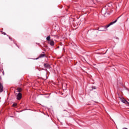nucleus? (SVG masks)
I'll list each match as a JSON object with an SVG mask.
<instances>
[{
	"label": "nucleus",
	"instance_id": "nucleus-5",
	"mask_svg": "<svg viewBox=\"0 0 129 129\" xmlns=\"http://www.w3.org/2000/svg\"><path fill=\"white\" fill-rule=\"evenodd\" d=\"M4 91V86H3V84L0 83V92H3Z\"/></svg>",
	"mask_w": 129,
	"mask_h": 129
},
{
	"label": "nucleus",
	"instance_id": "nucleus-3",
	"mask_svg": "<svg viewBox=\"0 0 129 129\" xmlns=\"http://www.w3.org/2000/svg\"><path fill=\"white\" fill-rule=\"evenodd\" d=\"M21 99H22V94L21 93H19L17 95V100H21Z\"/></svg>",
	"mask_w": 129,
	"mask_h": 129
},
{
	"label": "nucleus",
	"instance_id": "nucleus-17",
	"mask_svg": "<svg viewBox=\"0 0 129 129\" xmlns=\"http://www.w3.org/2000/svg\"><path fill=\"white\" fill-rule=\"evenodd\" d=\"M17 47H18V48H19V46H18V45H17Z\"/></svg>",
	"mask_w": 129,
	"mask_h": 129
},
{
	"label": "nucleus",
	"instance_id": "nucleus-2",
	"mask_svg": "<svg viewBox=\"0 0 129 129\" xmlns=\"http://www.w3.org/2000/svg\"><path fill=\"white\" fill-rule=\"evenodd\" d=\"M44 57H46V54H45L44 52H42L41 54L39 55L38 58H36V60H38L39 58H44Z\"/></svg>",
	"mask_w": 129,
	"mask_h": 129
},
{
	"label": "nucleus",
	"instance_id": "nucleus-7",
	"mask_svg": "<svg viewBox=\"0 0 129 129\" xmlns=\"http://www.w3.org/2000/svg\"><path fill=\"white\" fill-rule=\"evenodd\" d=\"M46 40L48 41V42H50V41L52 40H51V37L50 36V35H49L48 36H47L46 37Z\"/></svg>",
	"mask_w": 129,
	"mask_h": 129
},
{
	"label": "nucleus",
	"instance_id": "nucleus-13",
	"mask_svg": "<svg viewBox=\"0 0 129 129\" xmlns=\"http://www.w3.org/2000/svg\"><path fill=\"white\" fill-rule=\"evenodd\" d=\"M122 129H127V128H123Z\"/></svg>",
	"mask_w": 129,
	"mask_h": 129
},
{
	"label": "nucleus",
	"instance_id": "nucleus-16",
	"mask_svg": "<svg viewBox=\"0 0 129 129\" xmlns=\"http://www.w3.org/2000/svg\"><path fill=\"white\" fill-rule=\"evenodd\" d=\"M17 47H18V48H19V46H18V45H17Z\"/></svg>",
	"mask_w": 129,
	"mask_h": 129
},
{
	"label": "nucleus",
	"instance_id": "nucleus-19",
	"mask_svg": "<svg viewBox=\"0 0 129 129\" xmlns=\"http://www.w3.org/2000/svg\"><path fill=\"white\" fill-rule=\"evenodd\" d=\"M45 71H47V70H45Z\"/></svg>",
	"mask_w": 129,
	"mask_h": 129
},
{
	"label": "nucleus",
	"instance_id": "nucleus-4",
	"mask_svg": "<svg viewBox=\"0 0 129 129\" xmlns=\"http://www.w3.org/2000/svg\"><path fill=\"white\" fill-rule=\"evenodd\" d=\"M48 43L49 44L50 46H54L55 45V42H54V40H50L48 42Z\"/></svg>",
	"mask_w": 129,
	"mask_h": 129
},
{
	"label": "nucleus",
	"instance_id": "nucleus-18",
	"mask_svg": "<svg viewBox=\"0 0 129 129\" xmlns=\"http://www.w3.org/2000/svg\"><path fill=\"white\" fill-rule=\"evenodd\" d=\"M17 47H18V48H19V46H18V45H17Z\"/></svg>",
	"mask_w": 129,
	"mask_h": 129
},
{
	"label": "nucleus",
	"instance_id": "nucleus-12",
	"mask_svg": "<svg viewBox=\"0 0 129 129\" xmlns=\"http://www.w3.org/2000/svg\"><path fill=\"white\" fill-rule=\"evenodd\" d=\"M10 40H12V38H11V37H9Z\"/></svg>",
	"mask_w": 129,
	"mask_h": 129
},
{
	"label": "nucleus",
	"instance_id": "nucleus-11",
	"mask_svg": "<svg viewBox=\"0 0 129 129\" xmlns=\"http://www.w3.org/2000/svg\"><path fill=\"white\" fill-rule=\"evenodd\" d=\"M93 88V89H96V87H94Z\"/></svg>",
	"mask_w": 129,
	"mask_h": 129
},
{
	"label": "nucleus",
	"instance_id": "nucleus-14",
	"mask_svg": "<svg viewBox=\"0 0 129 129\" xmlns=\"http://www.w3.org/2000/svg\"><path fill=\"white\" fill-rule=\"evenodd\" d=\"M4 35H6V33H4Z\"/></svg>",
	"mask_w": 129,
	"mask_h": 129
},
{
	"label": "nucleus",
	"instance_id": "nucleus-9",
	"mask_svg": "<svg viewBox=\"0 0 129 129\" xmlns=\"http://www.w3.org/2000/svg\"><path fill=\"white\" fill-rule=\"evenodd\" d=\"M17 91H18V92L20 93L21 91H22V88H18V89H17Z\"/></svg>",
	"mask_w": 129,
	"mask_h": 129
},
{
	"label": "nucleus",
	"instance_id": "nucleus-1",
	"mask_svg": "<svg viewBox=\"0 0 129 129\" xmlns=\"http://www.w3.org/2000/svg\"><path fill=\"white\" fill-rule=\"evenodd\" d=\"M116 22H117V20H116L110 23L106 26H100L98 28V31H100L101 32H105V31H107V28L110 27V26L113 25V24H115Z\"/></svg>",
	"mask_w": 129,
	"mask_h": 129
},
{
	"label": "nucleus",
	"instance_id": "nucleus-8",
	"mask_svg": "<svg viewBox=\"0 0 129 129\" xmlns=\"http://www.w3.org/2000/svg\"><path fill=\"white\" fill-rule=\"evenodd\" d=\"M121 102H122L123 103H125V102H126L127 103V104H128V105H129V102L125 100V101L123 100H121Z\"/></svg>",
	"mask_w": 129,
	"mask_h": 129
},
{
	"label": "nucleus",
	"instance_id": "nucleus-10",
	"mask_svg": "<svg viewBox=\"0 0 129 129\" xmlns=\"http://www.w3.org/2000/svg\"><path fill=\"white\" fill-rule=\"evenodd\" d=\"M13 106L15 107V106H17V103H14L13 104Z\"/></svg>",
	"mask_w": 129,
	"mask_h": 129
},
{
	"label": "nucleus",
	"instance_id": "nucleus-6",
	"mask_svg": "<svg viewBox=\"0 0 129 129\" xmlns=\"http://www.w3.org/2000/svg\"><path fill=\"white\" fill-rule=\"evenodd\" d=\"M44 67L45 68H50V67H51V66H50V64H48V63H44Z\"/></svg>",
	"mask_w": 129,
	"mask_h": 129
},
{
	"label": "nucleus",
	"instance_id": "nucleus-15",
	"mask_svg": "<svg viewBox=\"0 0 129 129\" xmlns=\"http://www.w3.org/2000/svg\"><path fill=\"white\" fill-rule=\"evenodd\" d=\"M17 47H18V48H19V46H18V45H17Z\"/></svg>",
	"mask_w": 129,
	"mask_h": 129
}]
</instances>
